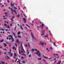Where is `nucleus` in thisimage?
<instances>
[{
    "label": "nucleus",
    "mask_w": 64,
    "mask_h": 64,
    "mask_svg": "<svg viewBox=\"0 0 64 64\" xmlns=\"http://www.w3.org/2000/svg\"><path fill=\"white\" fill-rule=\"evenodd\" d=\"M35 50L36 51H38V52H36V53H35V54H37L38 56H41V54L40 53L39 51L38 50H36V49H35Z\"/></svg>",
    "instance_id": "f257e3e1"
},
{
    "label": "nucleus",
    "mask_w": 64,
    "mask_h": 64,
    "mask_svg": "<svg viewBox=\"0 0 64 64\" xmlns=\"http://www.w3.org/2000/svg\"><path fill=\"white\" fill-rule=\"evenodd\" d=\"M40 24H42L41 26H40V27L41 28L42 30V28L44 27V24L43 22H40Z\"/></svg>",
    "instance_id": "f03ea898"
},
{
    "label": "nucleus",
    "mask_w": 64,
    "mask_h": 64,
    "mask_svg": "<svg viewBox=\"0 0 64 64\" xmlns=\"http://www.w3.org/2000/svg\"><path fill=\"white\" fill-rule=\"evenodd\" d=\"M21 49L22 50H21V51L22 52V53H25V50H24V49H23V47L22 46V44L21 43Z\"/></svg>",
    "instance_id": "7ed1b4c3"
},
{
    "label": "nucleus",
    "mask_w": 64,
    "mask_h": 64,
    "mask_svg": "<svg viewBox=\"0 0 64 64\" xmlns=\"http://www.w3.org/2000/svg\"><path fill=\"white\" fill-rule=\"evenodd\" d=\"M10 37H11V42H13L14 41V38H12V36L10 35L8 36Z\"/></svg>",
    "instance_id": "20e7f679"
},
{
    "label": "nucleus",
    "mask_w": 64,
    "mask_h": 64,
    "mask_svg": "<svg viewBox=\"0 0 64 64\" xmlns=\"http://www.w3.org/2000/svg\"><path fill=\"white\" fill-rule=\"evenodd\" d=\"M31 36L32 37V38L33 40H34L35 41H36V38L34 37L33 36V34L32 33L31 34Z\"/></svg>",
    "instance_id": "39448f33"
},
{
    "label": "nucleus",
    "mask_w": 64,
    "mask_h": 64,
    "mask_svg": "<svg viewBox=\"0 0 64 64\" xmlns=\"http://www.w3.org/2000/svg\"><path fill=\"white\" fill-rule=\"evenodd\" d=\"M11 10L12 11V13H13V12H14L16 14H17V13L16 12V10H13V9H12V8H11Z\"/></svg>",
    "instance_id": "423d86ee"
},
{
    "label": "nucleus",
    "mask_w": 64,
    "mask_h": 64,
    "mask_svg": "<svg viewBox=\"0 0 64 64\" xmlns=\"http://www.w3.org/2000/svg\"><path fill=\"white\" fill-rule=\"evenodd\" d=\"M40 43L39 44V45H42V46H43V45H44V44L46 45V44L45 43H42V42H40Z\"/></svg>",
    "instance_id": "0eeeda50"
},
{
    "label": "nucleus",
    "mask_w": 64,
    "mask_h": 64,
    "mask_svg": "<svg viewBox=\"0 0 64 64\" xmlns=\"http://www.w3.org/2000/svg\"><path fill=\"white\" fill-rule=\"evenodd\" d=\"M23 20L24 21V23H26V18H23Z\"/></svg>",
    "instance_id": "6e6552de"
},
{
    "label": "nucleus",
    "mask_w": 64,
    "mask_h": 64,
    "mask_svg": "<svg viewBox=\"0 0 64 64\" xmlns=\"http://www.w3.org/2000/svg\"><path fill=\"white\" fill-rule=\"evenodd\" d=\"M16 43H18V44H20V42H19V41L17 39L16 41Z\"/></svg>",
    "instance_id": "1a4fd4ad"
},
{
    "label": "nucleus",
    "mask_w": 64,
    "mask_h": 64,
    "mask_svg": "<svg viewBox=\"0 0 64 64\" xmlns=\"http://www.w3.org/2000/svg\"><path fill=\"white\" fill-rule=\"evenodd\" d=\"M9 54H10L11 55V57H12L13 56V54L12 53L8 52Z\"/></svg>",
    "instance_id": "9d476101"
},
{
    "label": "nucleus",
    "mask_w": 64,
    "mask_h": 64,
    "mask_svg": "<svg viewBox=\"0 0 64 64\" xmlns=\"http://www.w3.org/2000/svg\"><path fill=\"white\" fill-rule=\"evenodd\" d=\"M45 30H44L42 31V35H44V31H45Z\"/></svg>",
    "instance_id": "9b49d317"
},
{
    "label": "nucleus",
    "mask_w": 64,
    "mask_h": 64,
    "mask_svg": "<svg viewBox=\"0 0 64 64\" xmlns=\"http://www.w3.org/2000/svg\"><path fill=\"white\" fill-rule=\"evenodd\" d=\"M14 17H15L14 16H13V17L12 18V19H11V20L12 21V22H13V19H14Z\"/></svg>",
    "instance_id": "f8f14e48"
},
{
    "label": "nucleus",
    "mask_w": 64,
    "mask_h": 64,
    "mask_svg": "<svg viewBox=\"0 0 64 64\" xmlns=\"http://www.w3.org/2000/svg\"><path fill=\"white\" fill-rule=\"evenodd\" d=\"M18 61L17 62V63H18V64H20V60H19V59H18Z\"/></svg>",
    "instance_id": "ddd939ff"
},
{
    "label": "nucleus",
    "mask_w": 64,
    "mask_h": 64,
    "mask_svg": "<svg viewBox=\"0 0 64 64\" xmlns=\"http://www.w3.org/2000/svg\"><path fill=\"white\" fill-rule=\"evenodd\" d=\"M6 59H9V58H10V57L8 56H6Z\"/></svg>",
    "instance_id": "4468645a"
},
{
    "label": "nucleus",
    "mask_w": 64,
    "mask_h": 64,
    "mask_svg": "<svg viewBox=\"0 0 64 64\" xmlns=\"http://www.w3.org/2000/svg\"><path fill=\"white\" fill-rule=\"evenodd\" d=\"M61 63V60H60L57 63V64H60V63Z\"/></svg>",
    "instance_id": "2eb2a0df"
},
{
    "label": "nucleus",
    "mask_w": 64,
    "mask_h": 64,
    "mask_svg": "<svg viewBox=\"0 0 64 64\" xmlns=\"http://www.w3.org/2000/svg\"><path fill=\"white\" fill-rule=\"evenodd\" d=\"M4 40L2 39L1 40V41H0V43H1V42H3V41H4Z\"/></svg>",
    "instance_id": "dca6fc26"
},
{
    "label": "nucleus",
    "mask_w": 64,
    "mask_h": 64,
    "mask_svg": "<svg viewBox=\"0 0 64 64\" xmlns=\"http://www.w3.org/2000/svg\"><path fill=\"white\" fill-rule=\"evenodd\" d=\"M33 23H34V20H32V23H31V24H32V26H33Z\"/></svg>",
    "instance_id": "f3484780"
},
{
    "label": "nucleus",
    "mask_w": 64,
    "mask_h": 64,
    "mask_svg": "<svg viewBox=\"0 0 64 64\" xmlns=\"http://www.w3.org/2000/svg\"><path fill=\"white\" fill-rule=\"evenodd\" d=\"M19 53L20 54H21V52L19 50Z\"/></svg>",
    "instance_id": "a211bd4d"
},
{
    "label": "nucleus",
    "mask_w": 64,
    "mask_h": 64,
    "mask_svg": "<svg viewBox=\"0 0 64 64\" xmlns=\"http://www.w3.org/2000/svg\"><path fill=\"white\" fill-rule=\"evenodd\" d=\"M14 49L15 51H16V48L14 46H13V47L12 48V49Z\"/></svg>",
    "instance_id": "6ab92c4d"
},
{
    "label": "nucleus",
    "mask_w": 64,
    "mask_h": 64,
    "mask_svg": "<svg viewBox=\"0 0 64 64\" xmlns=\"http://www.w3.org/2000/svg\"><path fill=\"white\" fill-rule=\"evenodd\" d=\"M17 56V54H16V53H14V56Z\"/></svg>",
    "instance_id": "aec40b11"
},
{
    "label": "nucleus",
    "mask_w": 64,
    "mask_h": 64,
    "mask_svg": "<svg viewBox=\"0 0 64 64\" xmlns=\"http://www.w3.org/2000/svg\"><path fill=\"white\" fill-rule=\"evenodd\" d=\"M4 47H6V46H7V44H6V43H4Z\"/></svg>",
    "instance_id": "412c9836"
},
{
    "label": "nucleus",
    "mask_w": 64,
    "mask_h": 64,
    "mask_svg": "<svg viewBox=\"0 0 64 64\" xmlns=\"http://www.w3.org/2000/svg\"><path fill=\"white\" fill-rule=\"evenodd\" d=\"M42 59V58H38V60H41Z\"/></svg>",
    "instance_id": "4be33fe9"
},
{
    "label": "nucleus",
    "mask_w": 64,
    "mask_h": 64,
    "mask_svg": "<svg viewBox=\"0 0 64 64\" xmlns=\"http://www.w3.org/2000/svg\"><path fill=\"white\" fill-rule=\"evenodd\" d=\"M1 63L2 64H4L5 63V62H1Z\"/></svg>",
    "instance_id": "5701e85b"
},
{
    "label": "nucleus",
    "mask_w": 64,
    "mask_h": 64,
    "mask_svg": "<svg viewBox=\"0 0 64 64\" xmlns=\"http://www.w3.org/2000/svg\"><path fill=\"white\" fill-rule=\"evenodd\" d=\"M18 35H19V34H20V32H18L17 33Z\"/></svg>",
    "instance_id": "b1692460"
},
{
    "label": "nucleus",
    "mask_w": 64,
    "mask_h": 64,
    "mask_svg": "<svg viewBox=\"0 0 64 64\" xmlns=\"http://www.w3.org/2000/svg\"><path fill=\"white\" fill-rule=\"evenodd\" d=\"M10 5L12 7H13V6H14V5L12 4V3L10 4Z\"/></svg>",
    "instance_id": "393cba45"
},
{
    "label": "nucleus",
    "mask_w": 64,
    "mask_h": 64,
    "mask_svg": "<svg viewBox=\"0 0 64 64\" xmlns=\"http://www.w3.org/2000/svg\"><path fill=\"white\" fill-rule=\"evenodd\" d=\"M20 29H21L22 30H23V28H22V26H21V27L20 28Z\"/></svg>",
    "instance_id": "a878e982"
},
{
    "label": "nucleus",
    "mask_w": 64,
    "mask_h": 64,
    "mask_svg": "<svg viewBox=\"0 0 64 64\" xmlns=\"http://www.w3.org/2000/svg\"><path fill=\"white\" fill-rule=\"evenodd\" d=\"M46 50H48V52H49V51H50V50H48V48H47L46 49Z\"/></svg>",
    "instance_id": "bb28decb"
},
{
    "label": "nucleus",
    "mask_w": 64,
    "mask_h": 64,
    "mask_svg": "<svg viewBox=\"0 0 64 64\" xmlns=\"http://www.w3.org/2000/svg\"><path fill=\"white\" fill-rule=\"evenodd\" d=\"M27 52H28V55H29V52L28 51V50H27Z\"/></svg>",
    "instance_id": "cd10ccee"
},
{
    "label": "nucleus",
    "mask_w": 64,
    "mask_h": 64,
    "mask_svg": "<svg viewBox=\"0 0 64 64\" xmlns=\"http://www.w3.org/2000/svg\"><path fill=\"white\" fill-rule=\"evenodd\" d=\"M28 56L30 58L31 57V54H29V55H28Z\"/></svg>",
    "instance_id": "c85d7f7f"
},
{
    "label": "nucleus",
    "mask_w": 64,
    "mask_h": 64,
    "mask_svg": "<svg viewBox=\"0 0 64 64\" xmlns=\"http://www.w3.org/2000/svg\"><path fill=\"white\" fill-rule=\"evenodd\" d=\"M54 46H56V44H55V42H54Z\"/></svg>",
    "instance_id": "c756f323"
},
{
    "label": "nucleus",
    "mask_w": 64,
    "mask_h": 64,
    "mask_svg": "<svg viewBox=\"0 0 64 64\" xmlns=\"http://www.w3.org/2000/svg\"><path fill=\"white\" fill-rule=\"evenodd\" d=\"M26 26H28V27L29 28H30V26H28V24H26Z\"/></svg>",
    "instance_id": "7c9ffc66"
},
{
    "label": "nucleus",
    "mask_w": 64,
    "mask_h": 64,
    "mask_svg": "<svg viewBox=\"0 0 64 64\" xmlns=\"http://www.w3.org/2000/svg\"><path fill=\"white\" fill-rule=\"evenodd\" d=\"M4 25L5 26H6V27H7V25L6 24H4Z\"/></svg>",
    "instance_id": "2f4dec72"
},
{
    "label": "nucleus",
    "mask_w": 64,
    "mask_h": 64,
    "mask_svg": "<svg viewBox=\"0 0 64 64\" xmlns=\"http://www.w3.org/2000/svg\"><path fill=\"white\" fill-rule=\"evenodd\" d=\"M54 55H57V56H58V54H54Z\"/></svg>",
    "instance_id": "473e14b6"
},
{
    "label": "nucleus",
    "mask_w": 64,
    "mask_h": 64,
    "mask_svg": "<svg viewBox=\"0 0 64 64\" xmlns=\"http://www.w3.org/2000/svg\"><path fill=\"white\" fill-rule=\"evenodd\" d=\"M44 58H46V59H48V58H47V57L46 56H44Z\"/></svg>",
    "instance_id": "72a5a7b5"
},
{
    "label": "nucleus",
    "mask_w": 64,
    "mask_h": 64,
    "mask_svg": "<svg viewBox=\"0 0 64 64\" xmlns=\"http://www.w3.org/2000/svg\"><path fill=\"white\" fill-rule=\"evenodd\" d=\"M1 30H2V31H4V30L3 29H2V28H1Z\"/></svg>",
    "instance_id": "f704fd0d"
},
{
    "label": "nucleus",
    "mask_w": 64,
    "mask_h": 64,
    "mask_svg": "<svg viewBox=\"0 0 64 64\" xmlns=\"http://www.w3.org/2000/svg\"><path fill=\"white\" fill-rule=\"evenodd\" d=\"M2 49V50H5V51H7V50L6 49Z\"/></svg>",
    "instance_id": "c9c22d12"
},
{
    "label": "nucleus",
    "mask_w": 64,
    "mask_h": 64,
    "mask_svg": "<svg viewBox=\"0 0 64 64\" xmlns=\"http://www.w3.org/2000/svg\"><path fill=\"white\" fill-rule=\"evenodd\" d=\"M11 44H9V46H10H10H11Z\"/></svg>",
    "instance_id": "e433bc0d"
},
{
    "label": "nucleus",
    "mask_w": 64,
    "mask_h": 64,
    "mask_svg": "<svg viewBox=\"0 0 64 64\" xmlns=\"http://www.w3.org/2000/svg\"><path fill=\"white\" fill-rule=\"evenodd\" d=\"M34 51V49L33 48L32 49V51Z\"/></svg>",
    "instance_id": "4c0bfd02"
},
{
    "label": "nucleus",
    "mask_w": 64,
    "mask_h": 64,
    "mask_svg": "<svg viewBox=\"0 0 64 64\" xmlns=\"http://www.w3.org/2000/svg\"><path fill=\"white\" fill-rule=\"evenodd\" d=\"M18 37H19V38H20L21 37V36H18Z\"/></svg>",
    "instance_id": "58836bf2"
},
{
    "label": "nucleus",
    "mask_w": 64,
    "mask_h": 64,
    "mask_svg": "<svg viewBox=\"0 0 64 64\" xmlns=\"http://www.w3.org/2000/svg\"><path fill=\"white\" fill-rule=\"evenodd\" d=\"M10 52H8L11 53V49H10Z\"/></svg>",
    "instance_id": "ea45409f"
},
{
    "label": "nucleus",
    "mask_w": 64,
    "mask_h": 64,
    "mask_svg": "<svg viewBox=\"0 0 64 64\" xmlns=\"http://www.w3.org/2000/svg\"><path fill=\"white\" fill-rule=\"evenodd\" d=\"M5 14H6V15H7V12H5L4 13Z\"/></svg>",
    "instance_id": "a19ab883"
},
{
    "label": "nucleus",
    "mask_w": 64,
    "mask_h": 64,
    "mask_svg": "<svg viewBox=\"0 0 64 64\" xmlns=\"http://www.w3.org/2000/svg\"><path fill=\"white\" fill-rule=\"evenodd\" d=\"M17 17H19L20 16L19 15V14H18V15L16 16Z\"/></svg>",
    "instance_id": "79ce46f5"
},
{
    "label": "nucleus",
    "mask_w": 64,
    "mask_h": 64,
    "mask_svg": "<svg viewBox=\"0 0 64 64\" xmlns=\"http://www.w3.org/2000/svg\"><path fill=\"white\" fill-rule=\"evenodd\" d=\"M22 63H25V62L24 61H23L22 62Z\"/></svg>",
    "instance_id": "37998d69"
},
{
    "label": "nucleus",
    "mask_w": 64,
    "mask_h": 64,
    "mask_svg": "<svg viewBox=\"0 0 64 64\" xmlns=\"http://www.w3.org/2000/svg\"><path fill=\"white\" fill-rule=\"evenodd\" d=\"M8 28H10V26H8L7 27Z\"/></svg>",
    "instance_id": "c03bdc74"
},
{
    "label": "nucleus",
    "mask_w": 64,
    "mask_h": 64,
    "mask_svg": "<svg viewBox=\"0 0 64 64\" xmlns=\"http://www.w3.org/2000/svg\"><path fill=\"white\" fill-rule=\"evenodd\" d=\"M14 9H17V8H16V7H14Z\"/></svg>",
    "instance_id": "a18cd8bd"
},
{
    "label": "nucleus",
    "mask_w": 64,
    "mask_h": 64,
    "mask_svg": "<svg viewBox=\"0 0 64 64\" xmlns=\"http://www.w3.org/2000/svg\"><path fill=\"white\" fill-rule=\"evenodd\" d=\"M15 44L16 45V46H17V44L16 43H15Z\"/></svg>",
    "instance_id": "49530a36"
},
{
    "label": "nucleus",
    "mask_w": 64,
    "mask_h": 64,
    "mask_svg": "<svg viewBox=\"0 0 64 64\" xmlns=\"http://www.w3.org/2000/svg\"><path fill=\"white\" fill-rule=\"evenodd\" d=\"M5 30L6 31H8V29H5Z\"/></svg>",
    "instance_id": "de8ad7c7"
},
{
    "label": "nucleus",
    "mask_w": 64,
    "mask_h": 64,
    "mask_svg": "<svg viewBox=\"0 0 64 64\" xmlns=\"http://www.w3.org/2000/svg\"><path fill=\"white\" fill-rule=\"evenodd\" d=\"M13 34L14 35V36H15V33H14L13 32Z\"/></svg>",
    "instance_id": "09e8293b"
},
{
    "label": "nucleus",
    "mask_w": 64,
    "mask_h": 64,
    "mask_svg": "<svg viewBox=\"0 0 64 64\" xmlns=\"http://www.w3.org/2000/svg\"><path fill=\"white\" fill-rule=\"evenodd\" d=\"M28 46H29L30 47V45H29V43H28Z\"/></svg>",
    "instance_id": "8fccbe9b"
},
{
    "label": "nucleus",
    "mask_w": 64,
    "mask_h": 64,
    "mask_svg": "<svg viewBox=\"0 0 64 64\" xmlns=\"http://www.w3.org/2000/svg\"><path fill=\"white\" fill-rule=\"evenodd\" d=\"M17 58H16L15 61V62H16V61H17Z\"/></svg>",
    "instance_id": "3c124183"
},
{
    "label": "nucleus",
    "mask_w": 64,
    "mask_h": 64,
    "mask_svg": "<svg viewBox=\"0 0 64 64\" xmlns=\"http://www.w3.org/2000/svg\"><path fill=\"white\" fill-rule=\"evenodd\" d=\"M10 38H9V40H11V37H10Z\"/></svg>",
    "instance_id": "603ef678"
},
{
    "label": "nucleus",
    "mask_w": 64,
    "mask_h": 64,
    "mask_svg": "<svg viewBox=\"0 0 64 64\" xmlns=\"http://www.w3.org/2000/svg\"><path fill=\"white\" fill-rule=\"evenodd\" d=\"M25 46H26V47H28V46L27 45H26V44L25 45Z\"/></svg>",
    "instance_id": "864d4df0"
},
{
    "label": "nucleus",
    "mask_w": 64,
    "mask_h": 64,
    "mask_svg": "<svg viewBox=\"0 0 64 64\" xmlns=\"http://www.w3.org/2000/svg\"><path fill=\"white\" fill-rule=\"evenodd\" d=\"M42 60H43V61H44V62H46L45 60H44V59Z\"/></svg>",
    "instance_id": "5fc2aeb1"
},
{
    "label": "nucleus",
    "mask_w": 64,
    "mask_h": 64,
    "mask_svg": "<svg viewBox=\"0 0 64 64\" xmlns=\"http://www.w3.org/2000/svg\"><path fill=\"white\" fill-rule=\"evenodd\" d=\"M7 2H8V3H9V0H7Z\"/></svg>",
    "instance_id": "6e6d98bb"
},
{
    "label": "nucleus",
    "mask_w": 64,
    "mask_h": 64,
    "mask_svg": "<svg viewBox=\"0 0 64 64\" xmlns=\"http://www.w3.org/2000/svg\"><path fill=\"white\" fill-rule=\"evenodd\" d=\"M22 55H24V56H26V54H22Z\"/></svg>",
    "instance_id": "4d7b16f0"
},
{
    "label": "nucleus",
    "mask_w": 64,
    "mask_h": 64,
    "mask_svg": "<svg viewBox=\"0 0 64 64\" xmlns=\"http://www.w3.org/2000/svg\"><path fill=\"white\" fill-rule=\"evenodd\" d=\"M25 8H26L25 7H24L23 8V9L24 10L25 9Z\"/></svg>",
    "instance_id": "13d9d810"
},
{
    "label": "nucleus",
    "mask_w": 64,
    "mask_h": 64,
    "mask_svg": "<svg viewBox=\"0 0 64 64\" xmlns=\"http://www.w3.org/2000/svg\"><path fill=\"white\" fill-rule=\"evenodd\" d=\"M52 58V57H51L50 58H49V59H51Z\"/></svg>",
    "instance_id": "bf43d9fd"
},
{
    "label": "nucleus",
    "mask_w": 64,
    "mask_h": 64,
    "mask_svg": "<svg viewBox=\"0 0 64 64\" xmlns=\"http://www.w3.org/2000/svg\"><path fill=\"white\" fill-rule=\"evenodd\" d=\"M23 58H23V57H21V58L22 59H23Z\"/></svg>",
    "instance_id": "052dcab7"
},
{
    "label": "nucleus",
    "mask_w": 64,
    "mask_h": 64,
    "mask_svg": "<svg viewBox=\"0 0 64 64\" xmlns=\"http://www.w3.org/2000/svg\"><path fill=\"white\" fill-rule=\"evenodd\" d=\"M14 37L16 38H17V36H14Z\"/></svg>",
    "instance_id": "680f3d73"
},
{
    "label": "nucleus",
    "mask_w": 64,
    "mask_h": 64,
    "mask_svg": "<svg viewBox=\"0 0 64 64\" xmlns=\"http://www.w3.org/2000/svg\"><path fill=\"white\" fill-rule=\"evenodd\" d=\"M5 16H6V17H8V15H5Z\"/></svg>",
    "instance_id": "e2e57ef3"
},
{
    "label": "nucleus",
    "mask_w": 64,
    "mask_h": 64,
    "mask_svg": "<svg viewBox=\"0 0 64 64\" xmlns=\"http://www.w3.org/2000/svg\"><path fill=\"white\" fill-rule=\"evenodd\" d=\"M24 16L25 17H26V16H25V14H24Z\"/></svg>",
    "instance_id": "0e129e2a"
},
{
    "label": "nucleus",
    "mask_w": 64,
    "mask_h": 64,
    "mask_svg": "<svg viewBox=\"0 0 64 64\" xmlns=\"http://www.w3.org/2000/svg\"><path fill=\"white\" fill-rule=\"evenodd\" d=\"M0 48L2 49V46H1L0 47Z\"/></svg>",
    "instance_id": "69168bd1"
},
{
    "label": "nucleus",
    "mask_w": 64,
    "mask_h": 64,
    "mask_svg": "<svg viewBox=\"0 0 64 64\" xmlns=\"http://www.w3.org/2000/svg\"><path fill=\"white\" fill-rule=\"evenodd\" d=\"M50 48L51 49H53V48H52V47H51Z\"/></svg>",
    "instance_id": "338daca9"
},
{
    "label": "nucleus",
    "mask_w": 64,
    "mask_h": 64,
    "mask_svg": "<svg viewBox=\"0 0 64 64\" xmlns=\"http://www.w3.org/2000/svg\"><path fill=\"white\" fill-rule=\"evenodd\" d=\"M4 54H6V52H5L4 53Z\"/></svg>",
    "instance_id": "774afa93"
}]
</instances>
